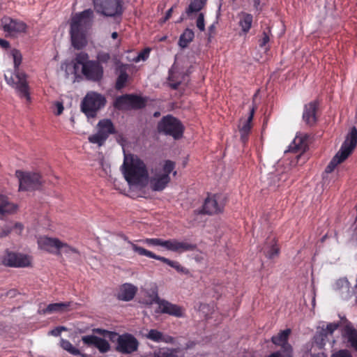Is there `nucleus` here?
Returning <instances> with one entry per match:
<instances>
[{
  "mask_svg": "<svg viewBox=\"0 0 357 357\" xmlns=\"http://www.w3.org/2000/svg\"><path fill=\"white\" fill-rule=\"evenodd\" d=\"M121 171L130 186L144 188L149 183V172L144 162L137 155H124Z\"/></svg>",
  "mask_w": 357,
  "mask_h": 357,
  "instance_id": "1",
  "label": "nucleus"
},
{
  "mask_svg": "<svg viewBox=\"0 0 357 357\" xmlns=\"http://www.w3.org/2000/svg\"><path fill=\"white\" fill-rule=\"evenodd\" d=\"M92 19L91 9H86L72 17L70 32L72 44L75 48L79 50L86 45V33L91 24Z\"/></svg>",
  "mask_w": 357,
  "mask_h": 357,
  "instance_id": "2",
  "label": "nucleus"
},
{
  "mask_svg": "<svg viewBox=\"0 0 357 357\" xmlns=\"http://www.w3.org/2000/svg\"><path fill=\"white\" fill-rule=\"evenodd\" d=\"M12 56L14 61L15 73L10 77L5 75L8 84L15 89L17 94L21 98H25L28 102L31 100L29 88L26 81V75L20 72L18 68L22 62V55L17 50L12 51Z\"/></svg>",
  "mask_w": 357,
  "mask_h": 357,
  "instance_id": "3",
  "label": "nucleus"
},
{
  "mask_svg": "<svg viewBox=\"0 0 357 357\" xmlns=\"http://www.w3.org/2000/svg\"><path fill=\"white\" fill-rule=\"evenodd\" d=\"M95 331L112 342H116V350L123 354L136 351L139 347L138 340L131 334L119 335L115 332L97 328Z\"/></svg>",
  "mask_w": 357,
  "mask_h": 357,
  "instance_id": "4",
  "label": "nucleus"
},
{
  "mask_svg": "<svg viewBox=\"0 0 357 357\" xmlns=\"http://www.w3.org/2000/svg\"><path fill=\"white\" fill-rule=\"evenodd\" d=\"M175 163L171 160H166L161 167H156L151 169V175L149 176L150 188L153 191H162L171 181L170 174L173 172L174 175L176 172L174 171Z\"/></svg>",
  "mask_w": 357,
  "mask_h": 357,
  "instance_id": "5",
  "label": "nucleus"
},
{
  "mask_svg": "<svg viewBox=\"0 0 357 357\" xmlns=\"http://www.w3.org/2000/svg\"><path fill=\"white\" fill-rule=\"evenodd\" d=\"M88 54L80 52L75 57V69L82 66V73L88 80L98 82L103 77V68L98 61L89 59Z\"/></svg>",
  "mask_w": 357,
  "mask_h": 357,
  "instance_id": "6",
  "label": "nucleus"
},
{
  "mask_svg": "<svg viewBox=\"0 0 357 357\" xmlns=\"http://www.w3.org/2000/svg\"><path fill=\"white\" fill-rule=\"evenodd\" d=\"M357 144V129L353 127L347 135L346 139L341 146L340 151L333 158L328 166L326 167V173L332 172L336 166L345 160L353 152Z\"/></svg>",
  "mask_w": 357,
  "mask_h": 357,
  "instance_id": "7",
  "label": "nucleus"
},
{
  "mask_svg": "<svg viewBox=\"0 0 357 357\" xmlns=\"http://www.w3.org/2000/svg\"><path fill=\"white\" fill-rule=\"evenodd\" d=\"M106 104L105 97L97 92L90 91L86 93L81 103V109L88 118H93L97 112Z\"/></svg>",
  "mask_w": 357,
  "mask_h": 357,
  "instance_id": "8",
  "label": "nucleus"
},
{
  "mask_svg": "<svg viewBox=\"0 0 357 357\" xmlns=\"http://www.w3.org/2000/svg\"><path fill=\"white\" fill-rule=\"evenodd\" d=\"M158 130L159 132L170 135L175 139H180L183 133V126L181 121L170 115L164 116L160 121L158 125Z\"/></svg>",
  "mask_w": 357,
  "mask_h": 357,
  "instance_id": "9",
  "label": "nucleus"
},
{
  "mask_svg": "<svg viewBox=\"0 0 357 357\" xmlns=\"http://www.w3.org/2000/svg\"><path fill=\"white\" fill-rule=\"evenodd\" d=\"M97 132L89 137V142L102 146L110 134L115 133V128L110 119L100 120L97 124Z\"/></svg>",
  "mask_w": 357,
  "mask_h": 357,
  "instance_id": "10",
  "label": "nucleus"
},
{
  "mask_svg": "<svg viewBox=\"0 0 357 357\" xmlns=\"http://www.w3.org/2000/svg\"><path fill=\"white\" fill-rule=\"evenodd\" d=\"M15 175L20 183L19 190H35L41 186L40 176L38 173L17 170Z\"/></svg>",
  "mask_w": 357,
  "mask_h": 357,
  "instance_id": "11",
  "label": "nucleus"
},
{
  "mask_svg": "<svg viewBox=\"0 0 357 357\" xmlns=\"http://www.w3.org/2000/svg\"><path fill=\"white\" fill-rule=\"evenodd\" d=\"M95 9L104 15L113 17L123 13L121 0H93Z\"/></svg>",
  "mask_w": 357,
  "mask_h": 357,
  "instance_id": "12",
  "label": "nucleus"
},
{
  "mask_svg": "<svg viewBox=\"0 0 357 357\" xmlns=\"http://www.w3.org/2000/svg\"><path fill=\"white\" fill-rule=\"evenodd\" d=\"M153 303H155L158 305L160 311L162 313L168 314L176 317H183L184 316V310L183 307L165 300L160 299L156 291H153L151 296L150 304Z\"/></svg>",
  "mask_w": 357,
  "mask_h": 357,
  "instance_id": "13",
  "label": "nucleus"
},
{
  "mask_svg": "<svg viewBox=\"0 0 357 357\" xmlns=\"http://www.w3.org/2000/svg\"><path fill=\"white\" fill-rule=\"evenodd\" d=\"M0 264L8 267H27L31 264V259L25 255L6 251L0 257Z\"/></svg>",
  "mask_w": 357,
  "mask_h": 357,
  "instance_id": "14",
  "label": "nucleus"
},
{
  "mask_svg": "<svg viewBox=\"0 0 357 357\" xmlns=\"http://www.w3.org/2000/svg\"><path fill=\"white\" fill-rule=\"evenodd\" d=\"M3 30L9 36H17L26 31L27 25L25 22L17 19L4 17L1 20Z\"/></svg>",
  "mask_w": 357,
  "mask_h": 357,
  "instance_id": "15",
  "label": "nucleus"
},
{
  "mask_svg": "<svg viewBox=\"0 0 357 357\" xmlns=\"http://www.w3.org/2000/svg\"><path fill=\"white\" fill-rule=\"evenodd\" d=\"M134 250L138 252V255L139 256H145L151 259L159 260L168 266L174 268L178 273H181L185 275L189 274V271L186 268L182 266L179 262L176 261L170 260L166 257H161L159 255H156L153 252L142 248V247H136L133 246Z\"/></svg>",
  "mask_w": 357,
  "mask_h": 357,
  "instance_id": "16",
  "label": "nucleus"
},
{
  "mask_svg": "<svg viewBox=\"0 0 357 357\" xmlns=\"http://www.w3.org/2000/svg\"><path fill=\"white\" fill-rule=\"evenodd\" d=\"M225 198L220 195H213L208 196L203 206V213L208 215H213L221 213L225 207Z\"/></svg>",
  "mask_w": 357,
  "mask_h": 357,
  "instance_id": "17",
  "label": "nucleus"
},
{
  "mask_svg": "<svg viewBox=\"0 0 357 357\" xmlns=\"http://www.w3.org/2000/svg\"><path fill=\"white\" fill-rule=\"evenodd\" d=\"M340 326L339 323H330L326 326H319L317 328L316 335H314V342L319 347H323L326 342L330 341V337L332 336L335 331Z\"/></svg>",
  "mask_w": 357,
  "mask_h": 357,
  "instance_id": "18",
  "label": "nucleus"
},
{
  "mask_svg": "<svg viewBox=\"0 0 357 357\" xmlns=\"http://www.w3.org/2000/svg\"><path fill=\"white\" fill-rule=\"evenodd\" d=\"M290 333L291 330L287 328L280 331L278 335L273 336L271 338V341L274 344L281 347V350L279 351H282V354H284L285 357H292V347L288 343Z\"/></svg>",
  "mask_w": 357,
  "mask_h": 357,
  "instance_id": "19",
  "label": "nucleus"
},
{
  "mask_svg": "<svg viewBox=\"0 0 357 357\" xmlns=\"http://www.w3.org/2000/svg\"><path fill=\"white\" fill-rule=\"evenodd\" d=\"M196 249V245L188 241H180L176 238L167 240L166 250L168 251L183 253L188 251H193Z\"/></svg>",
  "mask_w": 357,
  "mask_h": 357,
  "instance_id": "20",
  "label": "nucleus"
},
{
  "mask_svg": "<svg viewBox=\"0 0 357 357\" xmlns=\"http://www.w3.org/2000/svg\"><path fill=\"white\" fill-rule=\"evenodd\" d=\"M142 336L154 342H164L166 344H174L175 338L167 334H165L157 329L146 330V333L140 332Z\"/></svg>",
  "mask_w": 357,
  "mask_h": 357,
  "instance_id": "21",
  "label": "nucleus"
},
{
  "mask_svg": "<svg viewBox=\"0 0 357 357\" xmlns=\"http://www.w3.org/2000/svg\"><path fill=\"white\" fill-rule=\"evenodd\" d=\"M104 338L95 335H85L82 337L83 342L89 347H95L100 353L107 352L110 349V345Z\"/></svg>",
  "mask_w": 357,
  "mask_h": 357,
  "instance_id": "22",
  "label": "nucleus"
},
{
  "mask_svg": "<svg viewBox=\"0 0 357 357\" xmlns=\"http://www.w3.org/2000/svg\"><path fill=\"white\" fill-rule=\"evenodd\" d=\"M61 241L57 238H50L46 236L38 238V245L40 249L50 253H56L61 245Z\"/></svg>",
  "mask_w": 357,
  "mask_h": 357,
  "instance_id": "23",
  "label": "nucleus"
},
{
  "mask_svg": "<svg viewBox=\"0 0 357 357\" xmlns=\"http://www.w3.org/2000/svg\"><path fill=\"white\" fill-rule=\"evenodd\" d=\"M137 291V287L130 283H125L119 287L117 298L119 300L129 301L135 296Z\"/></svg>",
  "mask_w": 357,
  "mask_h": 357,
  "instance_id": "24",
  "label": "nucleus"
},
{
  "mask_svg": "<svg viewBox=\"0 0 357 357\" xmlns=\"http://www.w3.org/2000/svg\"><path fill=\"white\" fill-rule=\"evenodd\" d=\"M317 109V102L315 101L310 102L304 107L303 119L304 121L309 126H312L317 121L316 112Z\"/></svg>",
  "mask_w": 357,
  "mask_h": 357,
  "instance_id": "25",
  "label": "nucleus"
},
{
  "mask_svg": "<svg viewBox=\"0 0 357 357\" xmlns=\"http://www.w3.org/2000/svg\"><path fill=\"white\" fill-rule=\"evenodd\" d=\"M255 112V107L250 109L249 116L247 119L242 120L239 125V132L241 133V139L245 143L248 139V134L251 129V122L252 121Z\"/></svg>",
  "mask_w": 357,
  "mask_h": 357,
  "instance_id": "26",
  "label": "nucleus"
},
{
  "mask_svg": "<svg viewBox=\"0 0 357 357\" xmlns=\"http://www.w3.org/2000/svg\"><path fill=\"white\" fill-rule=\"evenodd\" d=\"M344 340L349 343L350 347L357 351V331L351 325H346L342 331Z\"/></svg>",
  "mask_w": 357,
  "mask_h": 357,
  "instance_id": "27",
  "label": "nucleus"
},
{
  "mask_svg": "<svg viewBox=\"0 0 357 357\" xmlns=\"http://www.w3.org/2000/svg\"><path fill=\"white\" fill-rule=\"evenodd\" d=\"M184 354L180 348L162 347L153 353V357H183Z\"/></svg>",
  "mask_w": 357,
  "mask_h": 357,
  "instance_id": "28",
  "label": "nucleus"
},
{
  "mask_svg": "<svg viewBox=\"0 0 357 357\" xmlns=\"http://www.w3.org/2000/svg\"><path fill=\"white\" fill-rule=\"evenodd\" d=\"M238 25L244 33H248L252 24L253 17L251 14L241 12L238 14Z\"/></svg>",
  "mask_w": 357,
  "mask_h": 357,
  "instance_id": "29",
  "label": "nucleus"
},
{
  "mask_svg": "<svg viewBox=\"0 0 357 357\" xmlns=\"http://www.w3.org/2000/svg\"><path fill=\"white\" fill-rule=\"evenodd\" d=\"M73 305L72 302L56 303L49 304L47 307L43 310V314H52L54 312H63L68 311L69 307Z\"/></svg>",
  "mask_w": 357,
  "mask_h": 357,
  "instance_id": "30",
  "label": "nucleus"
},
{
  "mask_svg": "<svg viewBox=\"0 0 357 357\" xmlns=\"http://www.w3.org/2000/svg\"><path fill=\"white\" fill-rule=\"evenodd\" d=\"M306 148V139L301 136H296L294 138L292 144L289 145V151L294 153H299V154L296 156L298 158L301 156V153L305 151Z\"/></svg>",
  "mask_w": 357,
  "mask_h": 357,
  "instance_id": "31",
  "label": "nucleus"
},
{
  "mask_svg": "<svg viewBox=\"0 0 357 357\" xmlns=\"http://www.w3.org/2000/svg\"><path fill=\"white\" fill-rule=\"evenodd\" d=\"M263 250L266 256L269 259H273L275 256H278L279 253V248L276 245L275 238L274 237H269L267 239Z\"/></svg>",
  "mask_w": 357,
  "mask_h": 357,
  "instance_id": "32",
  "label": "nucleus"
},
{
  "mask_svg": "<svg viewBox=\"0 0 357 357\" xmlns=\"http://www.w3.org/2000/svg\"><path fill=\"white\" fill-rule=\"evenodd\" d=\"M335 288L340 291L343 299H348L351 297L352 291L350 290L349 282L347 279H340L335 283Z\"/></svg>",
  "mask_w": 357,
  "mask_h": 357,
  "instance_id": "33",
  "label": "nucleus"
},
{
  "mask_svg": "<svg viewBox=\"0 0 357 357\" xmlns=\"http://www.w3.org/2000/svg\"><path fill=\"white\" fill-rule=\"evenodd\" d=\"M64 254L68 257H70L73 259H77L79 256V252L75 248L70 246V245L61 241V245H59V248L57 250V255Z\"/></svg>",
  "mask_w": 357,
  "mask_h": 357,
  "instance_id": "34",
  "label": "nucleus"
},
{
  "mask_svg": "<svg viewBox=\"0 0 357 357\" xmlns=\"http://www.w3.org/2000/svg\"><path fill=\"white\" fill-rule=\"evenodd\" d=\"M16 210V206L8 201L7 198L0 197V214L6 215L13 213Z\"/></svg>",
  "mask_w": 357,
  "mask_h": 357,
  "instance_id": "35",
  "label": "nucleus"
},
{
  "mask_svg": "<svg viewBox=\"0 0 357 357\" xmlns=\"http://www.w3.org/2000/svg\"><path fill=\"white\" fill-rule=\"evenodd\" d=\"M194 37V31L192 29H186L179 38V46L182 48L188 47V44L193 40Z\"/></svg>",
  "mask_w": 357,
  "mask_h": 357,
  "instance_id": "36",
  "label": "nucleus"
},
{
  "mask_svg": "<svg viewBox=\"0 0 357 357\" xmlns=\"http://www.w3.org/2000/svg\"><path fill=\"white\" fill-rule=\"evenodd\" d=\"M207 0H193L186 9V13L188 15L193 13H197L201 10L204 5L206 4Z\"/></svg>",
  "mask_w": 357,
  "mask_h": 357,
  "instance_id": "37",
  "label": "nucleus"
},
{
  "mask_svg": "<svg viewBox=\"0 0 357 357\" xmlns=\"http://www.w3.org/2000/svg\"><path fill=\"white\" fill-rule=\"evenodd\" d=\"M168 79L169 81V86L172 89H176L182 82L183 76L179 73L174 72V70L171 69L169 70Z\"/></svg>",
  "mask_w": 357,
  "mask_h": 357,
  "instance_id": "38",
  "label": "nucleus"
},
{
  "mask_svg": "<svg viewBox=\"0 0 357 357\" xmlns=\"http://www.w3.org/2000/svg\"><path fill=\"white\" fill-rule=\"evenodd\" d=\"M130 95H124L118 97L114 102V107L119 109H127L130 107Z\"/></svg>",
  "mask_w": 357,
  "mask_h": 357,
  "instance_id": "39",
  "label": "nucleus"
},
{
  "mask_svg": "<svg viewBox=\"0 0 357 357\" xmlns=\"http://www.w3.org/2000/svg\"><path fill=\"white\" fill-rule=\"evenodd\" d=\"M136 242H142L147 244L150 246H161L166 249L167 247V240H163L162 238H145L143 240H137Z\"/></svg>",
  "mask_w": 357,
  "mask_h": 357,
  "instance_id": "40",
  "label": "nucleus"
},
{
  "mask_svg": "<svg viewBox=\"0 0 357 357\" xmlns=\"http://www.w3.org/2000/svg\"><path fill=\"white\" fill-rule=\"evenodd\" d=\"M61 347L68 351L70 354L73 355L79 354V351L77 348H75L68 340L61 339Z\"/></svg>",
  "mask_w": 357,
  "mask_h": 357,
  "instance_id": "41",
  "label": "nucleus"
},
{
  "mask_svg": "<svg viewBox=\"0 0 357 357\" xmlns=\"http://www.w3.org/2000/svg\"><path fill=\"white\" fill-rule=\"evenodd\" d=\"M128 74L125 72V71H121L117 79H116V89H122L127 80H128Z\"/></svg>",
  "mask_w": 357,
  "mask_h": 357,
  "instance_id": "42",
  "label": "nucleus"
},
{
  "mask_svg": "<svg viewBox=\"0 0 357 357\" xmlns=\"http://www.w3.org/2000/svg\"><path fill=\"white\" fill-rule=\"evenodd\" d=\"M130 107L133 108H141L144 106L143 99L137 96L130 95Z\"/></svg>",
  "mask_w": 357,
  "mask_h": 357,
  "instance_id": "43",
  "label": "nucleus"
},
{
  "mask_svg": "<svg viewBox=\"0 0 357 357\" xmlns=\"http://www.w3.org/2000/svg\"><path fill=\"white\" fill-rule=\"evenodd\" d=\"M196 26L200 31H205L204 15L202 13H199L197 18Z\"/></svg>",
  "mask_w": 357,
  "mask_h": 357,
  "instance_id": "44",
  "label": "nucleus"
},
{
  "mask_svg": "<svg viewBox=\"0 0 357 357\" xmlns=\"http://www.w3.org/2000/svg\"><path fill=\"white\" fill-rule=\"evenodd\" d=\"M110 59V55L106 52H100L97 55V59L99 63H107Z\"/></svg>",
  "mask_w": 357,
  "mask_h": 357,
  "instance_id": "45",
  "label": "nucleus"
},
{
  "mask_svg": "<svg viewBox=\"0 0 357 357\" xmlns=\"http://www.w3.org/2000/svg\"><path fill=\"white\" fill-rule=\"evenodd\" d=\"M120 236L128 244V245L133 250V252L138 255V252L134 250L133 246H136V247H139V246L138 245H137L136 243H135V242L130 241L128 239V238L126 236H125L124 234H121Z\"/></svg>",
  "mask_w": 357,
  "mask_h": 357,
  "instance_id": "46",
  "label": "nucleus"
},
{
  "mask_svg": "<svg viewBox=\"0 0 357 357\" xmlns=\"http://www.w3.org/2000/svg\"><path fill=\"white\" fill-rule=\"evenodd\" d=\"M149 54V50H144L143 52H140L137 58L135 59V61L138 62L141 60H146Z\"/></svg>",
  "mask_w": 357,
  "mask_h": 357,
  "instance_id": "47",
  "label": "nucleus"
},
{
  "mask_svg": "<svg viewBox=\"0 0 357 357\" xmlns=\"http://www.w3.org/2000/svg\"><path fill=\"white\" fill-rule=\"evenodd\" d=\"M331 357H352L350 352L347 350H340L333 354Z\"/></svg>",
  "mask_w": 357,
  "mask_h": 357,
  "instance_id": "48",
  "label": "nucleus"
},
{
  "mask_svg": "<svg viewBox=\"0 0 357 357\" xmlns=\"http://www.w3.org/2000/svg\"><path fill=\"white\" fill-rule=\"evenodd\" d=\"M13 231V228L10 225H6L5 227L2 229V231L0 232V237L3 238L8 236Z\"/></svg>",
  "mask_w": 357,
  "mask_h": 357,
  "instance_id": "49",
  "label": "nucleus"
},
{
  "mask_svg": "<svg viewBox=\"0 0 357 357\" xmlns=\"http://www.w3.org/2000/svg\"><path fill=\"white\" fill-rule=\"evenodd\" d=\"M10 225L13 228V230H15L17 234H21L23 229V225L21 223L16 222L14 224H10Z\"/></svg>",
  "mask_w": 357,
  "mask_h": 357,
  "instance_id": "50",
  "label": "nucleus"
},
{
  "mask_svg": "<svg viewBox=\"0 0 357 357\" xmlns=\"http://www.w3.org/2000/svg\"><path fill=\"white\" fill-rule=\"evenodd\" d=\"M269 42V36L265 32L263 33V38L259 40V46L264 47Z\"/></svg>",
  "mask_w": 357,
  "mask_h": 357,
  "instance_id": "51",
  "label": "nucleus"
},
{
  "mask_svg": "<svg viewBox=\"0 0 357 357\" xmlns=\"http://www.w3.org/2000/svg\"><path fill=\"white\" fill-rule=\"evenodd\" d=\"M65 328L63 327L61 328H56L51 331H50V334L54 336H59L62 330H64Z\"/></svg>",
  "mask_w": 357,
  "mask_h": 357,
  "instance_id": "52",
  "label": "nucleus"
},
{
  "mask_svg": "<svg viewBox=\"0 0 357 357\" xmlns=\"http://www.w3.org/2000/svg\"><path fill=\"white\" fill-rule=\"evenodd\" d=\"M55 105L57 109L56 114L60 115L63 111V104L61 102H57Z\"/></svg>",
  "mask_w": 357,
  "mask_h": 357,
  "instance_id": "53",
  "label": "nucleus"
},
{
  "mask_svg": "<svg viewBox=\"0 0 357 357\" xmlns=\"http://www.w3.org/2000/svg\"><path fill=\"white\" fill-rule=\"evenodd\" d=\"M173 10H174V6H172L171 8H169L167 11L166 15H165V17L162 20V22H166L167 20H168L171 17L172 12H173Z\"/></svg>",
  "mask_w": 357,
  "mask_h": 357,
  "instance_id": "54",
  "label": "nucleus"
},
{
  "mask_svg": "<svg viewBox=\"0 0 357 357\" xmlns=\"http://www.w3.org/2000/svg\"><path fill=\"white\" fill-rule=\"evenodd\" d=\"M267 357H285L284 354H282V351H275L270 355H268Z\"/></svg>",
  "mask_w": 357,
  "mask_h": 357,
  "instance_id": "55",
  "label": "nucleus"
},
{
  "mask_svg": "<svg viewBox=\"0 0 357 357\" xmlns=\"http://www.w3.org/2000/svg\"><path fill=\"white\" fill-rule=\"evenodd\" d=\"M0 45L3 48H8L9 47V43L3 39L0 38Z\"/></svg>",
  "mask_w": 357,
  "mask_h": 357,
  "instance_id": "56",
  "label": "nucleus"
},
{
  "mask_svg": "<svg viewBox=\"0 0 357 357\" xmlns=\"http://www.w3.org/2000/svg\"><path fill=\"white\" fill-rule=\"evenodd\" d=\"M117 37H118V33H117V32H113V33H112V38L113 39H116Z\"/></svg>",
  "mask_w": 357,
  "mask_h": 357,
  "instance_id": "57",
  "label": "nucleus"
},
{
  "mask_svg": "<svg viewBox=\"0 0 357 357\" xmlns=\"http://www.w3.org/2000/svg\"><path fill=\"white\" fill-rule=\"evenodd\" d=\"M259 4V0H255V6L257 8Z\"/></svg>",
  "mask_w": 357,
  "mask_h": 357,
  "instance_id": "58",
  "label": "nucleus"
},
{
  "mask_svg": "<svg viewBox=\"0 0 357 357\" xmlns=\"http://www.w3.org/2000/svg\"><path fill=\"white\" fill-rule=\"evenodd\" d=\"M214 27H215V26H214V25H213V24H212L211 26H209V28H208L209 31H213V30L214 29Z\"/></svg>",
  "mask_w": 357,
  "mask_h": 357,
  "instance_id": "59",
  "label": "nucleus"
},
{
  "mask_svg": "<svg viewBox=\"0 0 357 357\" xmlns=\"http://www.w3.org/2000/svg\"><path fill=\"white\" fill-rule=\"evenodd\" d=\"M183 19H184V17H183V15H182L180 17V20L178 21V22L183 21Z\"/></svg>",
  "mask_w": 357,
  "mask_h": 357,
  "instance_id": "60",
  "label": "nucleus"
}]
</instances>
